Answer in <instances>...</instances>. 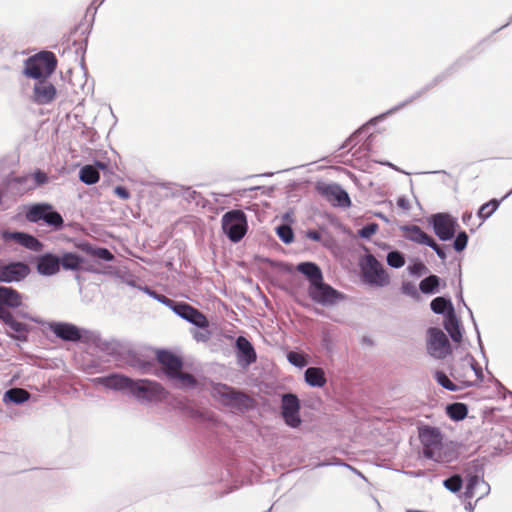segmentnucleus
I'll return each instance as SVG.
<instances>
[{
  "label": "nucleus",
  "instance_id": "obj_47",
  "mask_svg": "<svg viewBox=\"0 0 512 512\" xmlns=\"http://www.w3.org/2000/svg\"><path fill=\"white\" fill-rule=\"evenodd\" d=\"M33 177H34V180L36 181L37 184L41 185V184H44L47 182V175L46 173L40 171V170H37L34 174H33Z\"/></svg>",
  "mask_w": 512,
  "mask_h": 512
},
{
  "label": "nucleus",
  "instance_id": "obj_10",
  "mask_svg": "<svg viewBox=\"0 0 512 512\" xmlns=\"http://www.w3.org/2000/svg\"><path fill=\"white\" fill-rule=\"evenodd\" d=\"M428 353L437 359H443L450 353V344L445 333L439 328L428 329Z\"/></svg>",
  "mask_w": 512,
  "mask_h": 512
},
{
  "label": "nucleus",
  "instance_id": "obj_29",
  "mask_svg": "<svg viewBox=\"0 0 512 512\" xmlns=\"http://www.w3.org/2000/svg\"><path fill=\"white\" fill-rule=\"evenodd\" d=\"M79 248L85 252L86 254L96 257L98 259H102L105 261H113L114 255L107 249L103 247H94L91 244L84 243L79 246Z\"/></svg>",
  "mask_w": 512,
  "mask_h": 512
},
{
  "label": "nucleus",
  "instance_id": "obj_36",
  "mask_svg": "<svg viewBox=\"0 0 512 512\" xmlns=\"http://www.w3.org/2000/svg\"><path fill=\"white\" fill-rule=\"evenodd\" d=\"M430 307H431L432 311L436 314H442L447 309H448V311H451V309H453L451 301L444 297L434 298L431 301Z\"/></svg>",
  "mask_w": 512,
  "mask_h": 512
},
{
  "label": "nucleus",
  "instance_id": "obj_45",
  "mask_svg": "<svg viewBox=\"0 0 512 512\" xmlns=\"http://www.w3.org/2000/svg\"><path fill=\"white\" fill-rule=\"evenodd\" d=\"M429 247H431L435 252L436 254L438 255V257L442 260H444L446 258V253L445 251L443 250V248L441 246H439L435 240L432 238L430 240V242L428 243Z\"/></svg>",
  "mask_w": 512,
  "mask_h": 512
},
{
  "label": "nucleus",
  "instance_id": "obj_22",
  "mask_svg": "<svg viewBox=\"0 0 512 512\" xmlns=\"http://www.w3.org/2000/svg\"><path fill=\"white\" fill-rule=\"evenodd\" d=\"M23 304V295L16 289L0 286V306L11 309L19 308Z\"/></svg>",
  "mask_w": 512,
  "mask_h": 512
},
{
  "label": "nucleus",
  "instance_id": "obj_35",
  "mask_svg": "<svg viewBox=\"0 0 512 512\" xmlns=\"http://www.w3.org/2000/svg\"><path fill=\"white\" fill-rule=\"evenodd\" d=\"M439 286V277L436 275H430L423 280H421L419 284V288L424 294H432L436 292V289Z\"/></svg>",
  "mask_w": 512,
  "mask_h": 512
},
{
  "label": "nucleus",
  "instance_id": "obj_16",
  "mask_svg": "<svg viewBox=\"0 0 512 512\" xmlns=\"http://www.w3.org/2000/svg\"><path fill=\"white\" fill-rule=\"evenodd\" d=\"M319 192L333 205L349 207L351 200L348 193L338 184H326L318 187Z\"/></svg>",
  "mask_w": 512,
  "mask_h": 512
},
{
  "label": "nucleus",
  "instance_id": "obj_9",
  "mask_svg": "<svg viewBox=\"0 0 512 512\" xmlns=\"http://www.w3.org/2000/svg\"><path fill=\"white\" fill-rule=\"evenodd\" d=\"M160 301L169 305L177 315L195 326L200 328H207L209 326L206 316L193 306L187 303H175L165 296H161Z\"/></svg>",
  "mask_w": 512,
  "mask_h": 512
},
{
  "label": "nucleus",
  "instance_id": "obj_52",
  "mask_svg": "<svg viewBox=\"0 0 512 512\" xmlns=\"http://www.w3.org/2000/svg\"><path fill=\"white\" fill-rule=\"evenodd\" d=\"M398 205L400 207L406 208V201L404 199H399L398 200Z\"/></svg>",
  "mask_w": 512,
  "mask_h": 512
},
{
  "label": "nucleus",
  "instance_id": "obj_18",
  "mask_svg": "<svg viewBox=\"0 0 512 512\" xmlns=\"http://www.w3.org/2000/svg\"><path fill=\"white\" fill-rule=\"evenodd\" d=\"M157 361L162 365L165 373L170 378L175 377L182 370L183 362L180 357L166 350L157 352Z\"/></svg>",
  "mask_w": 512,
  "mask_h": 512
},
{
  "label": "nucleus",
  "instance_id": "obj_32",
  "mask_svg": "<svg viewBox=\"0 0 512 512\" xmlns=\"http://www.w3.org/2000/svg\"><path fill=\"white\" fill-rule=\"evenodd\" d=\"M446 412L452 420L460 421L467 416L468 409L464 403L456 402L448 405Z\"/></svg>",
  "mask_w": 512,
  "mask_h": 512
},
{
  "label": "nucleus",
  "instance_id": "obj_46",
  "mask_svg": "<svg viewBox=\"0 0 512 512\" xmlns=\"http://www.w3.org/2000/svg\"><path fill=\"white\" fill-rule=\"evenodd\" d=\"M114 193L123 200H127L130 198V192L123 186H116L114 188Z\"/></svg>",
  "mask_w": 512,
  "mask_h": 512
},
{
  "label": "nucleus",
  "instance_id": "obj_17",
  "mask_svg": "<svg viewBox=\"0 0 512 512\" xmlns=\"http://www.w3.org/2000/svg\"><path fill=\"white\" fill-rule=\"evenodd\" d=\"M48 328L58 338L64 341L77 342L81 339L80 329L71 323L66 322H50Z\"/></svg>",
  "mask_w": 512,
  "mask_h": 512
},
{
  "label": "nucleus",
  "instance_id": "obj_12",
  "mask_svg": "<svg viewBox=\"0 0 512 512\" xmlns=\"http://www.w3.org/2000/svg\"><path fill=\"white\" fill-rule=\"evenodd\" d=\"M31 270L24 262H11L0 264V283L20 282L24 280Z\"/></svg>",
  "mask_w": 512,
  "mask_h": 512
},
{
  "label": "nucleus",
  "instance_id": "obj_33",
  "mask_svg": "<svg viewBox=\"0 0 512 512\" xmlns=\"http://www.w3.org/2000/svg\"><path fill=\"white\" fill-rule=\"evenodd\" d=\"M30 398V393L22 388H12L4 394V400H9L13 403L20 404Z\"/></svg>",
  "mask_w": 512,
  "mask_h": 512
},
{
  "label": "nucleus",
  "instance_id": "obj_37",
  "mask_svg": "<svg viewBox=\"0 0 512 512\" xmlns=\"http://www.w3.org/2000/svg\"><path fill=\"white\" fill-rule=\"evenodd\" d=\"M434 378L436 382L442 386L443 388L449 390V391H458L460 390V387L458 384L452 382L449 377L442 371H436L434 373Z\"/></svg>",
  "mask_w": 512,
  "mask_h": 512
},
{
  "label": "nucleus",
  "instance_id": "obj_48",
  "mask_svg": "<svg viewBox=\"0 0 512 512\" xmlns=\"http://www.w3.org/2000/svg\"><path fill=\"white\" fill-rule=\"evenodd\" d=\"M479 482L478 476H472L470 477L467 485V490L469 493H473L474 486Z\"/></svg>",
  "mask_w": 512,
  "mask_h": 512
},
{
  "label": "nucleus",
  "instance_id": "obj_42",
  "mask_svg": "<svg viewBox=\"0 0 512 512\" xmlns=\"http://www.w3.org/2000/svg\"><path fill=\"white\" fill-rule=\"evenodd\" d=\"M378 230V225L376 223H370L362 227L358 231V235L362 238H370L374 235Z\"/></svg>",
  "mask_w": 512,
  "mask_h": 512
},
{
  "label": "nucleus",
  "instance_id": "obj_7",
  "mask_svg": "<svg viewBox=\"0 0 512 512\" xmlns=\"http://www.w3.org/2000/svg\"><path fill=\"white\" fill-rule=\"evenodd\" d=\"M223 405L233 409L244 411L254 407V399L249 395L237 391L227 385H218L214 388Z\"/></svg>",
  "mask_w": 512,
  "mask_h": 512
},
{
  "label": "nucleus",
  "instance_id": "obj_24",
  "mask_svg": "<svg viewBox=\"0 0 512 512\" xmlns=\"http://www.w3.org/2000/svg\"><path fill=\"white\" fill-rule=\"evenodd\" d=\"M444 327L449 333L450 337L455 342H460L462 338V333L460 330L458 319L454 313V309L448 311L447 316L444 321Z\"/></svg>",
  "mask_w": 512,
  "mask_h": 512
},
{
  "label": "nucleus",
  "instance_id": "obj_43",
  "mask_svg": "<svg viewBox=\"0 0 512 512\" xmlns=\"http://www.w3.org/2000/svg\"><path fill=\"white\" fill-rule=\"evenodd\" d=\"M467 242H468L467 234L465 232H460L454 241V244H453L454 249L456 251H462L466 247Z\"/></svg>",
  "mask_w": 512,
  "mask_h": 512
},
{
  "label": "nucleus",
  "instance_id": "obj_53",
  "mask_svg": "<svg viewBox=\"0 0 512 512\" xmlns=\"http://www.w3.org/2000/svg\"><path fill=\"white\" fill-rule=\"evenodd\" d=\"M410 287H412V285L410 283H406L403 285V291L404 292H408V290H410Z\"/></svg>",
  "mask_w": 512,
  "mask_h": 512
},
{
  "label": "nucleus",
  "instance_id": "obj_19",
  "mask_svg": "<svg viewBox=\"0 0 512 512\" xmlns=\"http://www.w3.org/2000/svg\"><path fill=\"white\" fill-rule=\"evenodd\" d=\"M131 378L122 374H111L104 377H97L93 379L96 385H102L105 388L113 389L116 391H129Z\"/></svg>",
  "mask_w": 512,
  "mask_h": 512
},
{
  "label": "nucleus",
  "instance_id": "obj_23",
  "mask_svg": "<svg viewBox=\"0 0 512 512\" xmlns=\"http://www.w3.org/2000/svg\"><path fill=\"white\" fill-rule=\"evenodd\" d=\"M3 323L13 331V334L10 335L11 337L20 341L27 340L29 326L25 323L17 321L11 312L6 314V319Z\"/></svg>",
  "mask_w": 512,
  "mask_h": 512
},
{
  "label": "nucleus",
  "instance_id": "obj_28",
  "mask_svg": "<svg viewBox=\"0 0 512 512\" xmlns=\"http://www.w3.org/2000/svg\"><path fill=\"white\" fill-rule=\"evenodd\" d=\"M405 237L418 244L428 245L432 237L425 233L419 226L412 225L404 228Z\"/></svg>",
  "mask_w": 512,
  "mask_h": 512
},
{
  "label": "nucleus",
  "instance_id": "obj_51",
  "mask_svg": "<svg viewBox=\"0 0 512 512\" xmlns=\"http://www.w3.org/2000/svg\"><path fill=\"white\" fill-rule=\"evenodd\" d=\"M309 238L318 241L320 239V234L317 231H310L308 233Z\"/></svg>",
  "mask_w": 512,
  "mask_h": 512
},
{
  "label": "nucleus",
  "instance_id": "obj_31",
  "mask_svg": "<svg viewBox=\"0 0 512 512\" xmlns=\"http://www.w3.org/2000/svg\"><path fill=\"white\" fill-rule=\"evenodd\" d=\"M79 178L83 183L87 185H92L99 181L100 174L94 166L85 165L80 170Z\"/></svg>",
  "mask_w": 512,
  "mask_h": 512
},
{
  "label": "nucleus",
  "instance_id": "obj_25",
  "mask_svg": "<svg viewBox=\"0 0 512 512\" xmlns=\"http://www.w3.org/2000/svg\"><path fill=\"white\" fill-rule=\"evenodd\" d=\"M297 270L304 274L309 279L310 285H313V283L323 280V275L320 268L312 262L300 263L297 266Z\"/></svg>",
  "mask_w": 512,
  "mask_h": 512
},
{
  "label": "nucleus",
  "instance_id": "obj_13",
  "mask_svg": "<svg viewBox=\"0 0 512 512\" xmlns=\"http://www.w3.org/2000/svg\"><path fill=\"white\" fill-rule=\"evenodd\" d=\"M308 294L314 302L322 305L334 304L340 296L337 290L332 288L330 285L325 284L323 280L310 285L308 288Z\"/></svg>",
  "mask_w": 512,
  "mask_h": 512
},
{
  "label": "nucleus",
  "instance_id": "obj_41",
  "mask_svg": "<svg viewBox=\"0 0 512 512\" xmlns=\"http://www.w3.org/2000/svg\"><path fill=\"white\" fill-rule=\"evenodd\" d=\"M277 233L284 243H290L293 240V231L287 225H282L278 227Z\"/></svg>",
  "mask_w": 512,
  "mask_h": 512
},
{
  "label": "nucleus",
  "instance_id": "obj_40",
  "mask_svg": "<svg viewBox=\"0 0 512 512\" xmlns=\"http://www.w3.org/2000/svg\"><path fill=\"white\" fill-rule=\"evenodd\" d=\"M444 486L451 492H458L462 487V479L459 475H453L444 480Z\"/></svg>",
  "mask_w": 512,
  "mask_h": 512
},
{
  "label": "nucleus",
  "instance_id": "obj_38",
  "mask_svg": "<svg viewBox=\"0 0 512 512\" xmlns=\"http://www.w3.org/2000/svg\"><path fill=\"white\" fill-rule=\"evenodd\" d=\"M387 263L393 268H401L405 265V258L400 252L392 251L387 255Z\"/></svg>",
  "mask_w": 512,
  "mask_h": 512
},
{
  "label": "nucleus",
  "instance_id": "obj_49",
  "mask_svg": "<svg viewBox=\"0 0 512 512\" xmlns=\"http://www.w3.org/2000/svg\"><path fill=\"white\" fill-rule=\"evenodd\" d=\"M10 311L0 306V321L4 322L6 319V314H9Z\"/></svg>",
  "mask_w": 512,
  "mask_h": 512
},
{
  "label": "nucleus",
  "instance_id": "obj_34",
  "mask_svg": "<svg viewBox=\"0 0 512 512\" xmlns=\"http://www.w3.org/2000/svg\"><path fill=\"white\" fill-rule=\"evenodd\" d=\"M500 202L497 199H492L487 203L483 204L477 213L481 223L488 219L499 207Z\"/></svg>",
  "mask_w": 512,
  "mask_h": 512
},
{
  "label": "nucleus",
  "instance_id": "obj_14",
  "mask_svg": "<svg viewBox=\"0 0 512 512\" xmlns=\"http://www.w3.org/2000/svg\"><path fill=\"white\" fill-rule=\"evenodd\" d=\"M56 97V87L46 79L39 80L34 84L31 100L35 104L47 105L52 103Z\"/></svg>",
  "mask_w": 512,
  "mask_h": 512
},
{
  "label": "nucleus",
  "instance_id": "obj_5",
  "mask_svg": "<svg viewBox=\"0 0 512 512\" xmlns=\"http://www.w3.org/2000/svg\"><path fill=\"white\" fill-rule=\"evenodd\" d=\"M223 232L234 243L239 242L247 232V218L242 210H231L222 216Z\"/></svg>",
  "mask_w": 512,
  "mask_h": 512
},
{
  "label": "nucleus",
  "instance_id": "obj_20",
  "mask_svg": "<svg viewBox=\"0 0 512 512\" xmlns=\"http://www.w3.org/2000/svg\"><path fill=\"white\" fill-rule=\"evenodd\" d=\"M37 271L43 276H52L60 271V260L54 254L46 253L37 258Z\"/></svg>",
  "mask_w": 512,
  "mask_h": 512
},
{
  "label": "nucleus",
  "instance_id": "obj_50",
  "mask_svg": "<svg viewBox=\"0 0 512 512\" xmlns=\"http://www.w3.org/2000/svg\"><path fill=\"white\" fill-rule=\"evenodd\" d=\"M473 215L471 212H465L462 216V220L465 224H468L469 221L472 219Z\"/></svg>",
  "mask_w": 512,
  "mask_h": 512
},
{
  "label": "nucleus",
  "instance_id": "obj_39",
  "mask_svg": "<svg viewBox=\"0 0 512 512\" xmlns=\"http://www.w3.org/2000/svg\"><path fill=\"white\" fill-rule=\"evenodd\" d=\"M287 359L291 364L300 368L308 364L306 355L295 351H290L287 354Z\"/></svg>",
  "mask_w": 512,
  "mask_h": 512
},
{
  "label": "nucleus",
  "instance_id": "obj_27",
  "mask_svg": "<svg viewBox=\"0 0 512 512\" xmlns=\"http://www.w3.org/2000/svg\"><path fill=\"white\" fill-rule=\"evenodd\" d=\"M236 346L241 357L246 361V364H251L256 361L255 350L245 337L239 336L236 340Z\"/></svg>",
  "mask_w": 512,
  "mask_h": 512
},
{
  "label": "nucleus",
  "instance_id": "obj_4",
  "mask_svg": "<svg viewBox=\"0 0 512 512\" xmlns=\"http://www.w3.org/2000/svg\"><path fill=\"white\" fill-rule=\"evenodd\" d=\"M360 268L366 283L377 287H384L390 283V276L372 254H367L362 258Z\"/></svg>",
  "mask_w": 512,
  "mask_h": 512
},
{
  "label": "nucleus",
  "instance_id": "obj_3",
  "mask_svg": "<svg viewBox=\"0 0 512 512\" xmlns=\"http://www.w3.org/2000/svg\"><path fill=\"white\" fill-rule=\"evenodd\" d=\"M419 439L423 446V455L436 462L443 460V435L439 428L424 426L419 429Z\"/></svg>",
  "mask_w": 512,
  "mask_h": 512
},
{
  "label": "nucleus",
  "instance_id": "obj_15",
  "mask_svg": "<svg viewBox=\"0 0 512 512\" xmlns=\"http://www.w3.org/2000/svg\"><path fill=\"white\" fill-rule=\"evenodd\" d=\"M457 223L448 214H436L433 216V228L435 234L443 241L450 240L456 231Z\"/></svg>",
  "mask_w": 512,
  "mask_h": 512
},
{
  "label": "nucleus",
  "instance_id": "obj_26",
  "mask_svg": "<svg viewBox=\"0 0 512 512\" xmlns=\"http://www.w3.org/2000/svg\"><path fill=\"white\" fill-rule=\"evenodd\" d=\"M305 381L312 387H323L327 382L324 370L319 367H309L305 371Z\"/></svg>",
  "mask_w": 512,
  "mask_h": 512
},
{
  "label": "nucleus",
  "instance_id": "obj_6",
  "mask_svg": "<svg viewBox=\"0 0 512 512\" xmlns=\"http://www.w3.org/2000/svg\"><path fill=\"white\" fill-rule=\"evenodd\" d=\"M451 376L462 389L481 382L483 374L480 367H477L470 360L463 359L452 367Z\"/></svg>",
  "mask_w": 512,
  "mask_h": 512
},
{
  "label": "nucleus",
  "instance_id": "obj_1",
  "mask_svg": "<svg viewBox=\"0 0 512 512\" xmlns=\"http://www.w3.org/2000/svg\"><path fill=\"white\" fill-rule=\"evenodd\" d=\"M57 59L54 53L50 51H42L25 61L24 75L42 80L49 77L56 69Z\"/></svg>",
  "mask_w": 512,
  "mask_h": 512
},
{
  "label": "nucleus",
  "instance_id": "obj_11",
  "mask_svg": "<svg viewBox=\"0 0 512 512\" xmlns=\"http://www.w3.org/2000/svg\"><path fill=\"white\" fill-rule=\"evenodd\" d=\"M300 401L295 394L287 393L282 396L281 414L285 423L292 427L298 428L302 420L300 418Z\"/></svg>",
  "mask_w": 512,
  "mask_h": 512
},
{
  "label": "nucleus",
  "instance_id": "obj_21",
  "mask_svg": "<svg viewBox=\"0 0 512 512\" xmlns=\"http://www.w3.org/2000/svg\"><path fill=\"white\" fill-rule=\"evenodd\" d=\"M3 238L5 240H14L27 249L35 252H40L43 249V244L34 236L23 232H4Z\"/></svg>",
  "mask_w": 512,
  "mask_h": 512
},
{
  "label": "nucleus",
  "instance_id": "obj_2",
  "mask_svg": "<svg viewBox=\"0 0 512 512\" xmlns=\"http://www.w3.org/2000/svg\"><path fill=\"white\" fill-rule=\"evenodd\" d=\"M128 392L142 402H161L167 397L165 388L159 382L149 379H132Z\"/></svg>",
  "mask_w": 512,
  "mask_h": 512
},
{
  "label": "nucleus",
  "instance_id": "obj_30",
  "mask_svg": "<svg viewBox=\"0 0 512 512\" xmlns=\"http://www.w3.org/2000/svg\"><path fill=\"white\" fill-rule=\"evenodd\" d=\"M60 266H62L66 270L78 271L81 268V264L83 259L74 253L66 252L61 257H59Z\"/></svg>",
  "mask_w": 512,
  "mask_h": 512
},
{
  "label": "nucleus",
  "instance_id": "obj_44",
  "mask_svg": "<svg viewBox=\"0 0 512 512\" xmlns=\"http://www.w3.org/2000/svg\"><path fill=\"white\" fill-rule=\"evenodd\" d=\"M175 379L180 380L184 385L194 386L196 384L195 378L189 373H183L181 370L179 374L175 375Z\"/></svg>",
  "mask_w": 512,
  "mask_h": 512
},
{
  "label": "nucleus",
  "instance_id": "obj_8",
  "mask_svg": "<svg viewBox=\"0 0 512 512\" xmlns=\"http://www.w3.org/2000/svg\"><path fill=\"white\" fill-rule=\"evenodd\" d=\"M26 219L32 223H38L42 220L54 230L61 229L64 224L60 213L54 211L50 204L32 205L26 212Z\"/></svg>",
  "mask_w": 512,
  "mask_h": 512
}]
</instances>
